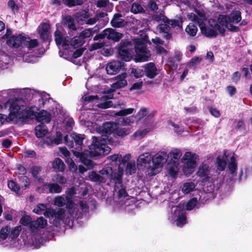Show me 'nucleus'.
Segmentation results:
<instances>
[{"instance_id":"nucleus-14","label":"nucleus","mask_w":252,"mask_h":252,"mask_svg":"<svg viewBox=\"0 0 252 252\" xmlns=\"http://www.w3.org/2000/svg\"><path fill=\"white\" fill-rule=\"evenodd\" d=\"M63 134L60 131L56 133V137L47 136L45 140V143L52 146H57L62 143Z\"/></svg>"},{"instance_id":"nucleus-25","label":"nucleus","mask_w":252,"mask_h":252,"mask_svg":"<svg viewBox=\"0 0 252 252\" xmlns=\"http://www.w3.org/2000/svg\"><path fill=\"white\" fill-rule=\"evenodd\" d=\"M176 224L177 226L182 227L184 225L187 223V219L186 213L182 211L179 214L177 219L175 220Z\"/></svg>"},{"instance_id":"nucleus-28","label":"nucleus","mask_w":252,"mask_h":252,"mask_svg":"<svg viewBox=\"0 0 252 252\" xmlns=\"http://www.w3.org/2000/svg\"><path fill=\"white\" fill-rule=\"evenodd\" d=\"M52 167L55 169L63 172L65 169V164L61 158H57L53 161Z\"/></svg>"},{"instance_id":"nucleus-16","label":"nucleus","mask_w":252,"mask_h":252,"mask_svg":"<svg viewBox=\"0 0 252 252\" xmlns=\"http://www.w3.org/2000/svg\"><path fill=\"white\" fill-rule=\"evenodd\" d=\"M122 17V15L121 13L115 14L110 22L111 26L115 28L124 27L126 22L124 19L121 18Z\"/></svg>"},{"instance_id":"nucleus-47","label":"nucleus","mask_w":252,"mask_h":252,"mask_svg":"<svg viewBox=\"0 0 252 252\" xmlns=\"http://www.w3.org/2000/svg\"><path fill=\"white\" fill-rule=\"evenodd\" d=\"M38 46V41L36 39H26V43L24 44V48L27 47L30 49L33 48Z\"/></svg>"},{"instance_id":"nucleus-12","label":"nucleus","mask_w":252,"mask_h":252,"mask_svg":"<svg viewBox=\"0 0 252 252\" xmlns=\"http://www.w3.org/2000/svg\"><path fill=\"white\" fill-rule=\"evenodd\" d=\"M198 23L202 34L208 37H216L217 33L215 30L206 27L203 21H198Z\"/></svg>"},{"instance_id":"nucleus-21","label":"nucleus","mask_w":252,"mask_h":252,"mask_svg":"<svg viewBox=\"0 0 252 252\" xmlns=\"http://www.w3.org/2000/svg\"><path fill=\"white\" fill-rule=\"evenodd\" d=\"M35 134L37 138H40L44 137L48 132V129L43 123L36 126L34 128Z\"/></svg>"},{"instance_id":"nucleus-39","label":"nucleus","mask_w":252,"mask_h":252,"mask_svg":"<svg viewBox=\"0 0 252 252\" xmlns=\"http://www.w3.org/2000/svg\"><path fill=\"white\" fill-rule=\"evenodd\" d=\"M130 11L134 14H137L144 12V9L139 3L134 2L131 5Z\"/></svg>"},{"instance_id":"nucleus-34","label":"nucleus","mask_w":252,"mask_h":252,"mask_svg":"<svg viewBox=\"0 0 252 252\" xmlns=\"http://www.w3.org/2000/svg\"><path fill=\"white\" fill-rule=\"evenodd\" d=\"M216 167L218 170L222 171H223L226 165V161L222 158H221L220 157H218L216 159Z\"/></svg>"},{"instance_id":"nucleus-6","label":"nucleus","mask_w":252,"mask_h":252,"mask_svg":"<svg viewBox=\"0 0 252 252\" xmlns=\"http://www.w3.org/2000/svg\"><path fill=\"white\" fill-rule=\"evenodd\" d=\"M50 25L47 23H42L38 28V33L39 34L40 39L44 42H50L51 40V34L49 29Z\"/></svg>"},{"instance_id":"nucleus-24","label":"nucleus","mask_w":252,"mask_h":252,"mask_svg":"<svg viewBox=\"0 0 252 252\" xmlns=\"http://www.w3.org/2000/svg\"><path fill=\"white\" fill-rule=\"evenodd\" d=\"M230 23L237 24L241 20V13L239 10L233 11L228 15Z\"/></svg>"},{"instance_id":"nucleus-55","label":"nucleus","mask_w":252,"mask_h":252,"mask_svg":"<svg viewBox=\"0 0 252 252\" xmlns=\"http://www.w3.org/2000/svg\"><path fill=\"white\" fill-rule=\"evenodd\" d=\"M20 182L24 185L23 189H26L29 186L30 181L29 178L27 176H22L19 177Z\"/></svg>"},{"instance_id":"nucleus-48","label":"nucleus","mask_w":252,"mask_h":252,"mask_svg":"<svg viewBox=\"0 0 252 252\" xmlns=\"http://www.w3.org/2000/svg\"><path fill=\"white\" fill-rule=\"evenodd\" d=\"M64 214L65 210L64 209L60 208L57 211L55 210V215H54V218L59 220H62L64 217Z\"/></svg>"},{"instance_id":"nucleus-22","label":"nucleus","mask_w":252,"mask_h":252,"mask_svg":"<svg viewBox=\"0 0 252 252\" xmlns=\"http://www.w3.org/2000/svg\"><path fill=\"white\" fill-rule=\"evenodd\" d=\"M43 186L49 189V192L51 193H59L62 191V188L57 183H44Z\"/></svg>"},{"instance_id":"nucleus-60","label":"nucleus","mask_w":252,"mask_h":252,"mask_svg":"<svg viewBox=\"0 0 252 252\" xmlns=\"http://www.w3.org/2000/svg\"><path fill=\"white\" fill-rule=\"evenodd\" d=\"M41 171V167L39 166H33L31 169V173L34 178L38 177L39 173Z\"/></svg>"},{"instance_id":"nucleus-9","label":"nucleus","mask_w":252,"mask_h":252,"mask_svg":"<svg viewBox=\"0 0 252 252\" xmlns=\"http://www.w3.org/2000/svg\"><path fill=\"white\" fill-rule=\"evenodd\" d=\"M71 142H73V148H70V151L73 153L74 150L82 151L83 141L84 139V135L73 133L70 134Z\"/></svg>"},{"instance_id":"nucleus-13","label":"nucleus","mask_w":252,"mask_h":252,"mask_svg":"<svg viewBox=\"0 0 252 252\" xmlns=\"http://www.w3.org/2000/svg\"><path fill=\"white\" fill-rule=\"evenodd\" d=\"M62 24L65 28L72 31H76L77 28L74 19L70 15L65 16L62 19Z\"/></svg>"},{"instance_id":"nucleus-37","label":"nucleus","mask_w":252,"mask_h":252,"mask_svg":"<svg viewBox=\"0 0 252 252\" xmlns=\"http://www.w3.org/2000/svg\"><path fill=\"white\" fill-rule=\"evenodd\" d=\"M84 3V0H65L64 4L68 7H72L77 5H82Z\"/></svg>"},{"instance_id":"nucleus-61","label":"nucleus","mask_w":252,"mask_h":252,"mask_svg":"<svg viewBox=\"0 0 252 252\" xmlns=\"http://www.w3.org/2000/svg\"><path fill=\"white\" fill-rule=\"evenodd\" d=\"M211 26L214 28L215 30H217L219 31L220 33L223 36L224 35V33L225 32V29L223 27L224 26H221V25H219L217 22H215L214 25L211 24Z\"/></svg>"},{"instance_id":"nucleus-32","label":"nucleus","mask_w":252,"mask_h":252,"mask_svg":"<svg viewBox=\"0 0 252 252\" xmlns=\"http://www.w3.org/2000/svg\"><path fill=\"white\" fill-rule=\"evenodd\" d=\"M7 186L12 191L15 192L18 195H20L19 193L20 187L16 182L13 180H8Z\"/></svg>"},{"instance_id":"nucleus-5","label":"nucleus","mask_w":252,"mask_h":252,"mask_svg":"<svg viewBox=\"0 0 252 252\" xmlns=\"http://www.w3.org/2000/svg\"><path fill=\"white\" fill-rule=\"evenodd\" d=\"M26 39H30V37L26 36L24 33L14 34L10 36L6 41V44L14 48H24Z\"/></svg>"},{"instance_id":"nucleus-2","label":"nucleus","mask_w":252,"mask_h":252,"mask_svg":"<svg viewBox=\"0 0 252 252\" xmlns=\"http://www.w3.org/2000/svg\"><path fill=\"white\" fill-rule=\"evenodd\" d=\"M93 142L89 148L90 154L94 157L107 155L111 149L103 142V139H99L98 137L93 136Z\"/></svg>"},{"instance_id":"nucleus-4","label":"nucleus","mask_w":252,"mask_h":252,"mask_svg":"<svg viewBox=\"0 0 252 252\" xmlns=\"http://www.w3.org/2000/svg\"><path fill=\"white\" fill-rule=\"evenodd\" d=\"M117 125L113 122H108L104 123L103 125L98 128V131L101 133L102 136L106 138H103L105 142L108 144L115 145L117 141H115L113 137L110 136L111 134L113 136V133L116 129Z\"/></svg>"},{"instance_id":"nucleus-49","label":"nucleus","mask_w":252,"mask_h":252,"mask_svg":"<svg viewBox=\"0 0 252 252\" xmlns=\"http://www.w3.org/2000/svg\"><path fill=\"white\" fill-rule=\"evenodd\" d=\"M27 108H25L24 106L22 105L19 114L18 116H16V119L20 121L27 120V117H26V115H27Z\"/></svg>"},{"instance_id":"nucleus-50","label":"nucleus","mask_w":252,"mask_h":252,"mask_svg":"<svg viewBox=\"0 0 252 252\" xmlns=\"http://www.w3.org/2000/svg\"><path fill=\"white\" fill-rule=\"evenodd\" d=\"M236 129L237 130H242L243 133L244 134H246V126L245 124L244 121L243 119L240 120L238 121L236 126Z\"/></svg>"},{"instance_id":"nucleus-26","label":"nucleus","mask_w":252,"mask_h":252,"mask_svg":"<svg viewBox=\"0 0 252 252\" xmlns=\"http://www.w3.org/2000/svg\"><path fill=\"white\" fill-rule=\"evenodd\" d=\"M110 182L114 183L115 184H121L122 183V174L117 172H112L110 174L109 177Z\"/></svg>"},{"instance_id":"nucleus-36","label":"nucleus","mask_w":252,"mask_h":252,"mask_svg":"<svg viewBox=\"0 0 252 252\" xmlns=\"http://www.w3.org/2000/svg\"><path fill=\"white\" fill-rule=\"evenodd\" d=\"M54 35L56 45L58 46L61 45L64 38L62 32L59 30L57 29L54 32Z\"/></svg>"},{"instance_id":"nucleus-45","label":"nucleus","mask_w":252,"mask_h":252,"mask_svg":"<svg viewBox=\"0 0 252 252\" xmlns=\"http://www.w3.org/2000/svg\"><path fill=\"white\" fill-rule=\"evenodd\" d=\"M198 202L197 199L196 197H193L190 199L186 205V210L191 211L193 210Z\"/></svg>"},{"instance_id":"nucleus-56","label":"nucleus","mask_w":252,"mask_h":252,"mask_svg":"<svg viewBox=\"0 0 252 252\" xmlns=\"http://www.w3.org/2000/svg\"><path fill=\"white\" fill-rule=\"evenodd\" d=\"M47 206L45 204H39L37 205L36 207L33 210V212L37 214L41 215L43 211H45Z\"/></svg>"},{"instance_id":"nucleus-57","label":"nucleus","mask_w":252,"mask_h":252,"mask_svg":"<svg viewBox=\"0 0 252 252\" xmlns=\"http://www.w3.org/2000/svg\"><path fill=\"white\" fill-rule=\"evenodd\" d=\"M169 154L173 158L175 159H179L182 156V153L180 150L175 149L169 153Z\"/></svg>"},{"instance_id":"nucleus-23","label":"nucleus","mask_w":252,"mask_h":252,"mask_svg":"<svg viewBox=\"0 0 252 252\" xmlns=\"http://www.w3.org/2000/svg\"><path fill=\"white\" fill-rule=\"evenodd\" d=\"M89 178L92 182L105 183V177L102 176L94 171H92L89 175Z\"/></svg>"},{"instance_id":"nucleus-53","label":"nucleus","mask_w":252,"mask_h":252,"mask_svg":"<svg viewBox=\"0 0 252 252\" xmlns=\"http://www.w3.org/2000/svg\"><path fill=\"white\" fill-rule=\"evenodd\" d=\"M168 24L170 28H175L176 27L182 28L183 21L182 20L172 19L170 20Z\"/></svg>"},{"instance_id":"nucleus-10","label":"nucleus","mask_w":252,"mask_h":252,"mask_svg":"<svg viewBox=\"0 0 252 252\" xmlns=\"http://www.w3.org/2000/svg\"><path fill=\"white\" fill-rule=\"evenodd\" d=\"M124 65V63H122L121 61H114L109 63L107 65L106 67V70L108 74H116L120 71Z\"/></svg>"},{"instance_id":"nucleus-7","label":"nucleus","mask_w":252,"mask_h":252,"mask_svg":"<svg viewBox=\"0 0 252 252\" xmlns=\"http://www.w3.org/2000/svg\"><path fill=\"white\" fill-rule=\"evenodd\" d=\"M197 158V155L195 154H192L190 152H186L183 158L184 160H186L185 163L190 173L193 171L194 168L196 165Z\"/></svg>"},{"instance_id":"nucleus-19","label":"nucleus","mask_w":252,"mask_h":252,"mask_svg":"<svg viewBox=\"0 0 252 252\" xmlns=\"http://www.w3.org/2000/svg\"><path fill=\"white\" fill-rule=\"evenodd\" d=\"M130 133V129L126 127H120L117 126L116 129L113 133V137L115 138H123Z\"/></svg>"},{"instance_id":"nucleus-42","label":"nucleus","mask_w":252,"mask_h":252,"mask_svg":"<svg viewBox=\"0 0 252 252\" xmlns=\"http://www.w3.org/2000/svg\"><path fill=\"white\" fill-rule=\"evenodd\" d=\"M136 167L135 162H130L127 163L126 168V174L131 175L136 172Z\"/></svg>"},{"instance_id":"nucleus-51","label":"nucleus","mask_w":252,"mask_h":252,"mask_svg":"<svg viewBox=\"0 0 252 252\" xmlns=\"http://www.w3.org/2000/svg\"><path fill=\"white\" fill-rule=\"evenodd\" d=\"M82 151H76L74 150L73 155L77 158H79L82 163L85 159L88 158L87 155L82 152Z\"/></svg>"},{"instance_id":"nucleus-15","label":"nucleus","mask_w":252,"mask_h":252,"mask_svg":"<svg viewBox=\"0 0 252 252\" xmlns=\"http://www.w3.org/2000/svg\"><path fill=\"white\" fill-rule=\"evenodd\" d=\"M106 38L108 40H113L114 42H118L123 37V34L116 31L112 28L106 29Z\"/></svg>"},{"instance_id":"nucleus-52","label":"nucleus","mask_w":252,"mask_h":252,"mask_svg":"<svg viewBox=\"0 0 252 252\" xmlns=\"http://www.w3.org/2000/svg\"><path fill=\"white\" fill-rule=\"evenodd\" d=\"M134 110V109L133 108H131L120 110L119 111L117 112L116 113V115L118 116L124 117L126 116L127 115L132 114Z\"/></svg>"},{"instance_id":"nucleus-63","label":"nucleus","mask_w":252,"mask_h":252,"mask_svg":"<svg viewBox=\"0 0 252 252\" xmlns=\"http://www.w3.org/2000/svg\"><path fill=\"white\" fill-rule=\"evenodd\" d=\"M31 221V218L29 216H23L20 220V222L24 226L29 225Z\"/></svg>"},{"instance_id":"nucleus-54","label":"nucleus","mask_w":252,"mask_h":252,"mask_svg":"<svg viewBox=\"0 0 252 252\" xmlns=\"http://www.w3.org/2000/svg\"><path fill=\"white\" fill-rule=\"evenodd\" d=\"M36 224L40 228H43L47 225V221L43 217H40L35 220Z\"/></svg>"},{"instance_id":"nucleus-40","label":"nucleus","mask_w":252,"mask_h":252,"mask_svg":"<svg viewBox=\"0 0 252 252\" xmlns=\"http://www.w3.org/2000/svg\"><path fill=\"white\" fill-rule=\"evenodd\" d=\"M229 17L227 15H220L218 19V23L221 26H224L225 28L227 25L230 23Z\"/></svg>"},{"instance_id":"nucleus-58","label":"nucleus","mask_w":252,"mask_h":252,"mask_svg":"<svg viewBox=\"0 0 252 252\" xmlns=\"http://www.w3.org/2000/svg\"><path fill=\"white\" fill-rule=\"evenodd\" d=\"M54 204L58 207H63L65 205V200L63 196H59L55 198Z\"/></svg>"},{"instance_id":"nucleus-18","label":"nucleus","mask_w":252,"mask_h":252,"mask_svg":"<svg viewBox=\"0 0 252 252\" xmlns=\"http://www.w3.org/2000/svg\"><path fill=\"white\" fill-rule=\"evenodd\" d=\"M152 156L149 153H145L141 155L138 159L139 162L144 164L145 167L150 169L151 167Z\"/></svg>"},{"instance_id":"nucleus-27","label":"nucleus","mask_w":252,"mask_h":252,"mask_svg":"<svg viewBox=\"0 0 252 252\" xmlns=\"http://www.w3.org/2000/svg\"><path fill=\"white\" fill-rule=\"evenodd\" d=\"M127 73L129 76L136 78L142 77L144 75L143 70L138 68H130L128 70Z\"/></svg>"},{"instance_id":"nucleus-20","label":"nucleus","mask_w":252,"mask_h":252,"mask_svg":"<svg viewBox=\"0 0 252 252\" xmlns=\"http://www.w3.org/2000/svg\"><path fill=\"white\" fill-rule=\"evenodd\" d=\"M36 119L38 122H43L48 123L51 120L50 114L47 111L42 110L40 111L36 116Z\"/></svg>"},{"instance_id":"nucleus-35","label":"nucleus","mask_w":252,"mask_h":252,"mask_svg":"<svg viewBox=\"0 0 252 252\" xmlns=\"http://www.w3.org/2000/svg\"><path fill=\"white\" fill-rule=\"evenodd\" d=\"M195 186L192 182H187L184 184L182 190L185 194H188L193 190Z\"/></svg>"},{"instance_id":"nucleus-30","label":"nucleus","mask_w":252,"mask_h":252,"mask_svg":"<svg viewBox=\"0 0 252 252\" xmlns=\"http://www.w3.org/2000/svg\"><path fill=\"white\" fill-rule=\"evenodd\" d=\"M237 169V162L235 158L232 156L230 158V162L228 165V169L232 176H234Z\"/></svg>"},{"instance_id":"nucleus-8","label":"nucleus","mask_w":252,"mask_h":252,"mask_svg":"<svg viewBox=\"0 0 252 252\" xmlns=\"http://www.w3.org/2000/svg\"><path fill=\"white\" fill-rule=\"evenodd\" d=\"M166 154L165 152L158 153L154 157H152L151 167L150 170L154 172H157L158 168L162 167L163 163Z\"/></svg>"},{"instance_id":"nucleus-46","label":"nucleus","mask_w":252,"mask_h":252,"mask_svg":"<svg viewBox=\"0 0 252 252\" xmlns=\"http://www.w3.org/2000/svg\"><path fill=\"white\" fill-rule=\"evenodd\" d=\"M84 51V49L83 48L76 49L72 54V58H71L70 61L75 64H78V63H75V61L73 59H77L82 56Z\"/></svg>"},{"instance_id":"nucleus-43","label":"nucleus","mask_w":252,"mask_h":252,"mask_svg":"<svg viewBox=\"0 0 252 252\" xmlns=\"http://www.w3.org/2000/svg\"><path fill=\"white\" fill-rule=\"evenodd\" d=\"M135 118V117L133 116L128 117L124 116L121 118V120H120V123L121 125L123 126L130 125L134 122Z\"/></svg>"},{"instance_id":"nucleus-41","label":"nucleus","mask_w":252,"mask_h":252,"mask_svg":"<svg viewBox=\"0 0 252 252\" xmlns=\"http://www.w3.org/2000/svg\"><path fill=\"white\" fill-rule=\"evenodd\" d=\"M95 31H93L91 29H87L82 31L79 34L83 40H86V38L92 36Z\"/></svg>"},{"instance_id":"nucleus-31","label":"nucleus","mask_w":252,"mask_h":252,"mask_svg":"<svg viewBox=\"0 0 252 252\" xmlns=\"http://www.w3.org/2000/svg\"><path fill=\"white\" fill-rule=\"evenodd\" d=\"M22 106H19L16 104H12L10 106V112L9 116L12 117V119L15 118L16 116L19 114Z\"/></svg>"},{"instance_id":"nucleus-59","label":"nucleus","mask_w":252,"mask_h":252,"mask_svg":"<svg viewBox=\"0 0 252 252\" xmlns=\"http://www.w3.org/2000/svg\"><path fill=\"white\" fill-rule=\"evenodd\" d=\"M160 32L164 33L170 32L171 28L168 24H160L158 27Z\"/></svg>"},{"instance_id":"nucleus-3","label":"nucleus","mask_w":252,"mask_h":252,"mask_svg":"<svg viewBox=\"0 0 252 252\" xmlns=\"http://www.w3.org/2000/svg\"><path fill=\"white\" fill-rule=\"evenodd\" d=\"M118 58L122 61L129 62L132 58L133 44L128 40H122L117 46Z\"/></svg>"},{"instance_id":"nucleus-17","label":"nucleus","mask_w":252,"mask_h":252,"mask_svg":"<svg viewBox=\"0 0 252 252\" xmlns=\"http://www.w3.org/2000/svg\"><path fill=\"white\" fill-rule=\"evenodd\" d=\"M196 174L200 178H204L206 179H209L210 175L209 165L206 163L201 164L198 168Z\"/></svg>"},{"instance_id":"nucleus-44","label":"nucleus","mask_w":252,"mask_h":252,"mask_svg":"<svg viewBox=\"0 0 252 252\" xmlns=\"http://www.w3.org/2000/svg\"><path fill=\"white\" fill-rule=\"evenodd\" d=\"M10 227L6 225L2 227L0 231V239L5 240L9 234Z\"/></svg>"},{"instance_id":"nucleus-33","label":"nucleus","mask_w":252,"mask_h":252,"mask_svg":"<svg viewBox=\"0 0 252 252\" xmlns=\"http://www.w3.org/2000/svg\"><path fill=\"white\" fill-rule=\"evenodd\" d=\"M187 33L191 36H194L198 31L196 26L192 23H189L185 29Z\"/></svg>"},{"instance_id":"nucleus-11","label":"nucleus","mask_w":252,"mask_h":252,"mask_svg":"<svg viewBox=\"0 0 252 252\" xmlns=\"http://www.w3.org/2000/svg\"><path fill=\"white\" fill-rule=\"evenodd\" d=\"M143 67L144 75L150 79L154 78L158 74V70L154 63H146Z\"/></svg>"},{"instance_id":"nucleus-62","label":"nucleus","mask_w":252,"mask_h":252,"mask_svg":"<svg viewBox=\"0 0 252 252\" xmlns=\"http://www.w3.org/2000/svg\"><path fill=\"white\" fill-rule=\"evenodd\" d=\"M89 16L88 11H84V12L79 13L77 14V18L81 21H85Z\"/></svg>"},{"instance_id":"nucleus-38","label":"nucleus","mask_w":252,"mask_h":252,"mask_svg":"<svg viewBox=\"0 0 252 252\" xmlns=\"http://www.w3.org/2000/svg\"><path fill=\"white\" fill-rule=\"evenodd\" d=\"M127 81L126 79H121L113 83L111 86V90L114 91L116 89L122 88L127 85Z\"/></svg>"},{"instance_id":"nucleus-29","label":"nucleus","mask_w":252,"mask_h":252,"mask_svg":"<svg viewBox=\"0 0 252 252\" xmlns=\"http://www.w3.org/2000/svg\"><path fill=\"white\" fill-rule=\"evenodd\" d=\"M86 42V40H83L79 35L75 36L72 38L70 42V45L74 49L82 46Z\"/></svg>"},{"instance_id":"nucleus-64","label":"nucleus","mask_w":252,"mask_h":252,"mask_svg":"<svg viewBox=\"0 0 252 252\" xmlns=\"http://www.w3.org/2000/svg\"><path fill=\"white\" fill-rule=\"evenodd\" d=\"M21 229L19 227H16L12 230L11 232H9L10 237L12 239L17 238L20 234Z\"/></svg>"},{"instance_id":"nucleus-1","label":"nucleus","mask_w":252,"mask_h":252,"mask_svg":"<svg viewBox=\"0 0 252 252\" xmlns=\"http://www.w3.org/2000/svg\"><path fill=\"white\" fill-rule=\"evenodd\" d=\"M150 41L147 35H145L143 38H137L134 40V47L137 54L138 61H147L151 57L150 51L147 47V44Z\"/></svg>"}]
</instances>
